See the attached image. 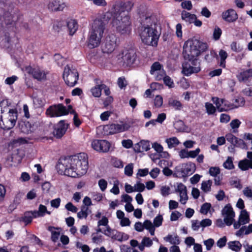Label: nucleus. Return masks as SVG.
Masks as SVG:
<instances>
[{"label":"nucleus","mask_w":252,"mask_h":252,"mask_svg":"<svg viewBox=\"0 0 252 252\" xmlns=\"http://www.w3.org/2000/svg\"><path fill=\"white\" fill-rule=\"evenodd\" d=\"M2 18L6 25L11 24L12 22L14 21L13 15L9 12H6L2 16Z\"/></svg>","instance_id":"37998d69"},{"label":"nucleus","mask_w":252,"mask_h":252,"mask_svg":"<svg viewBox=\"0 0 252 252\" xmlns=\"http://www.w3.org/2000/svg\"><path fill=\"white\" fill-rule=\"evenodd\" d=\"M168 104L176 110H180L183 108V105L181 102L173 97H170L168 99Z\"/></svg>","instance_id":"cd10ccee"},{"label":"nucleus","mask_w":252,"mask_h":252,"mask_svg":"<svg viewBox=\"0 0 252 252\" xmlns=\"http://www.w3.org/2000/svg\"><path fill=\"white\" fill-rule=\"evenodd\" d=\"M134 150L136 153H142L148 151L150 149L149 141L148 140H141L139 143L134 145Z\"/></svg>","instance_id":"4be33fe9"},{"label":"nucleus","mask_w":252,"mask_h":252,"mask_svg":"<svg viewBox=\"0 0 252 252\" xmlns=\"http://www.w3.org/2000/svg\"><path fill=\"white\" fill-rule=\"evenodd\" d=\"M134 192H143L145 189V186L144 184L137 182L134 185Z\"/></svg>","instance_id":"09e8293b"},{"label":"nucleus","mask_w":252,"mask_h":252,"mask_svg":"<svg viewBox=\"0 0 252 252\" xmlns=\"http://www.w3.org/2000/svg\"><path fill=\"white\" fill-rule=\"evenodd\" d=\"M250 221L249 214L246 210L241 211L239 216L238 220L234 221L233 223L234 229H237L240 227L241 225L248 223Z\"/></svg>","instance_id":"f3484780"},{"label":"nucleus","mask_w":252,"mask_h":252,"mask_svg":"<svg viewBox=\"0 0 252 252\" xmlns=\"http://www.w3.org/2000/svg\"><path fill=\"white\" fill-rule=\"evenodd\" d=\"M184 122L181 120L176 121L174 124V127L178 131L184 130Z\"/></svg>","instance_id":"052dcab7"},{"label":"nucleus","mask_w":252,"mask_h":252,"mask_svg":"<svg viewBox=\"0 0 252 252\" xmlns=\"http://www.w3.org/2000/svg\"><path fill=\"white\" fill-rule=\"evenodd\" d=\"M231 50L236 53H239L243 50V46L239 43L235 41L232 42L230 44Z\"/></svg>","instance_id":"79ce46f5"},{"label":"nucleus","mask_w":252,"mask_h":252,"mask_svg":"<svg viewBox=\"0 0 252 252\" xmlns=\"http://www.w3.org/2000/svg\"><path fill=\"white\" fill-rule=\"evenodd\" d=\"M182 19L189 24L192 23L196 20V15L191 14L186 11H183L181 13Z\"/></svg>","instance_id":"a878e982"},{"label":"nucleus","mask_w":252,"mask_h":252,"mask_svg":"<svg viewBox=\"0 0 252 252\" xmlns=\"http://www.w3.org/2000/svg\"><path fill=\"white\" fill-rule=\"evenodd\" d=\"M65 209L69 211H71L73 213L77 212L78 209L71 202L67 203L65 206Z\"/></svg>","instance_id":"bf43d9fd"},{"label":"nucleus","mask_w":252,"mask_h":252,"mask_svg":"<svg viewBox=\"0 0 252 252\" xmlns=\"http://www.w3.org/2000/svg\"><path fill=\"white\" fill-rule=\"evenodd\" d=\"M133 164H128L125 168V174L128 176H131L133 174Z\"/></svg>","instance_id":"864d4df0"},{"label":"nucleus","mask_w":252,"mask_h":252,"mask_svg":"<svg viewBox=\"0 0 252 252\" xmlns=\"http://www.w3.org/2000/svg\"><path fill=\"white\" fill-rule=\"evenodd\" d=\"M89 211L88 207L82 206L81 210L77 213V217L79 219H86L89 215Z\"/></svg>","instance_id":"e433bc0d"},{"label":"nucleus","mask_w":252,"mask_h":252,"mask_svg":"<svg viewBox=\"0 0 252 252\" xmlns=\"http://www.w3.org/2000/svg\"><path fill=\"white\" fill-rule=\"evenodd\" d=\"M212 181L210 180L204 181L202 182L201 189L204 192H208L211 190Z\"/></svg>","instance_id":"ea45409f"},{"label":"nucleus","mask_w":252,"mask_h":252,"mask_svg":"<svg viewBox=\"0 0 252 252\" xmlns=\"http://www.w3.org/2000/svg\"><path fill=\"white\" fill-rule=\"evenodd\" d=\"M169 148H172L179 144V141L176 137L167 138L165 140Z\"/></svg>","instance_id":"58836bf2"},{"label":"nucleus","mask_w":252,"mask_h":252,"mask_svg":"<svg viewBox=\"0 0 252 252\" xmlns=\"http://www.w3.org/2000/svg\"><path fill=\"white\" fill-rule=\"evenodd\" d=\"M227 246L229 249L236 252H240L242 248V244L238 241H230Z\"/></svg>","instance_id":"c756f323"},{"label":"nucleus","mask_w":252,"mask_h":252,"mask_svg":"<svg viewBox=\"0 0 252 252\" xmlns=\"http://www.w3.org/2000/svg\"><path fill=\"white\" fill-rule=\"evenodd\" d=\"M252 233V223L248 226H243L238 231L235 235L238 237H242L244 235H249Z\"/></svg>","instance_id":"393cba45"},{"label":"nucleus","mask_w":252,"mask_h":252,"mask_svg":"<svg viewBox=\"0 0 252 252\" xmlns=\"http://www.w3.org/2000/svg\"><path fill=\"white\" fill-rule=\"evenodd\" d=\"M107 23L104 18L97 19L94 21L87 39V45L90 48L93 49L100 45Z\"/></svg>","instance_id":"f03ea898"},{"label":"nucleus","mask_w":252,"mask_h":252,"mask_svg":"<svg viewBox=\"0 0 252 252\" xmlns=\"http://www.w3.org/2000/svg\"><path fill=\"white\" fill-rule=\"evenodd\" d=\"M65 5L63 2L58 0H53L48 4V8L52 11H62L65 7Z\"/></svg>","instance_id":"5701e85b"},{"label":"nucleus","mask_w":252,"mask_h":252,"mask_svg":"<svg viewBox=\"0 0 252 252\" xmlns=\"http://www.w3.org/2000/svg\"><path fill=\"white\" fill-rule=\"evenodd\" d=\"M163 104V98L161 95H157L154 99V105L156 107L160 108Z\"/></svg>","instance_id":"49530a36"},{"label":"nucleus","mask_w":252,"mask_h":252,"mask_svg":"<svg viewBox=\"0 0 252 252\" xmlns=\"http://www.w3.org/2000/svg\"><path fill=\"white\" fill-rule=\"evenodd\" d=\"M17 119V112L10 108L8 101L3 100L0 102V127L10 129L15 125Z\"/></svg>","instance_id":"20e7f679"},{"label":"nucleus","mask_w":252,"mask_h":252,"mask_svg":"<svg viewBox=\"0 0 252 252\" xmlns=\"http://www.w3.org/2000/svg\"><path fill=\"white\" fill-rule=\"evenodd\" d=\"M67 26L69 31L70 34H73L78 28L76 21L73 19L69 20L67 23Z\"/></svg>","instance_id":"2f4dec72"},{"label":"nucleus","mask_w":252,"mask_h":252,"mask_svg":"<svg viewBox=\"0 0 252 252\" xmlns=\"http://www.w3.org/2000/svg\"><path fill=\"white\" fill-rule=\"evenodd\" d=\"M241 122L238 119L233 120L230 123V126L232 129L238 128Z\"/></svg>","instance_id":"774afa93"},{"label":"nucleus","mask_w":252,"mask_h":252,"mask_svg":"<svg viewBox=\"0 0 252 252\" xmlns=\"http://www.w3.org/2000/svg\"><path fill=\"white\" fill-rule=\"evenodd\" d=\"M26 71L29 74H32L33 77L38 81L45 80L46 77V72L39 67L32 68L31 66L26 67Z\"/></svg>","instance_id":"2eb2a0df"},{"label":"nucleus","mask_w":252,"mask_h":252,"mask_svg":"<svg viewBox=\"0 0 252 252\" xmlns=\"http://www.w3.org/2000/svg\"><path fill=\"white\" fill-rule=\"evenodd\" d=\"M67 128L68 124L64 123L63 121H61L55 126L53 135L56 138H60L65 134Z\"/></svg>","instance_id":"a211bd4d"},{"label":"nucleus","mask_w":252,"mask_h":252,"mask_svg":"<svg viewBox=\"0 0 252 252\" xmlns=\"http://www.w3.org/2000/svg\"><path fill=\"white\" fill-rule=\"evenodd\" d=\"M78 77V73L73 65H67L64 67L63 78L67 86H74L77 82Z\"/></svg>","instance_id":"0eeeda50"},{"label":"nucleus","mask_w":252,"mask_h":252,"mask_svg":"<svg viewBox=\"0 0 252 252\" xmlns=\"http://www.w3.org/2000/svg\"><path fill=\"white\" fill-rule=\"evenodd\" d=\"M119 182L118 180L114 181L113 187L110 189V192L115 195H117L120 193V189L119 188Z\"/></svg>","instance_id":"de8ad7c7"},{"label":"nucleus","mask_w":252,"mask_h":252,"mask_svg":"<svg viewBox=\"0 0 252 252\" xmlns=\"http://www.w3.org/2000/svg\"><path fill=\"white\" fill-rule=\"evenodd\" d=\"M212 100L220 112L227 111L233 108L232 106L227 104V101L225 99H220L218 97H212Z\"/></svg>","instance_id":"6ab92c4d"},{"label":"nucleus","mask_w":252,"mask_h":252,"mask_svg":"<svg viewBox=\"0 0 252 252\" xmlns=\"http://www.w3.org/2000/svg\"><path fill=\"white\" fill-rule=\"evenodd\" d=\"M195 164L192 162H189L184 164L183 172L186 174H191L195 170Z\"/></svg>","instance_id":"7c9ffc66"},{"label":"nucleus","mask_w":252,"mask_h":252,"mask_svg":"<svg viewBox=\"0 0 252 252\" xmlns=\"http://www.w3.org/2000/svg\"><path fill=\"white\" fill-rule=\"evenodd\" d=\"M98 185L102 191H104L107 188V182L104 179H100L98 181Z\"/></svg>","instance_id":"13d9d810"},{"label":"nucleus","mask_w":252,"mask_h":252,"mask_svg":"<svg viewBox=\"0 0 252 252\" xmlns=\"http://www.w3.org/2000/svg\"><path fill=\"white\" fill-rule=\"evenodd\" d=\"M181 6L183 8L190 10L192 9V5L191 2L189 0L184 1L181 3Z\"/></svg>","instance_id":"338daca9"},{"label":"nucleus","mask_w":252,"mask_h":252,"mask_svg":"<svg viewBox=\"0 0 252 252\" xmlns=\"http://www.w3.org/2000/svg\"><path fill=\"white\" fill-rule=\"evenodd\" d=\"M72 109L71 105H68L66 108L62 104H59L50 106L46 110V114L50 117H60L66 115L69 112L71 113Z\"/></svg>","instance_id":"6e6552de"},{"label":"nucleus","mask_w":252,"mask_h":252,"mask_svg":"<svg viewBox=\"0 0 252 252\" xmlns=\"http://www.w3.org/2000/svg\"><path fill=\"white\" fill-rule=\"evenodd\" d=\"M160 173V170L157 167L153 168L150 172L149 174L150 176L153 178H156Z\"/></svg>","instance_id":"69168bd1"},{"label":"nucleus","mask_w":252,"mask_h":252,"mask_svg":"<svg viewBox=\"0 0 252 252\" xmlns=\"http://www.w3.org/2000/svg\"><path fill=\"white\" fill-rule=\"evenodd\" d=\"M227 238L225 236H223L218 240L217 242V246L220 248H222L226 244Z\"/></svg>","instance_id":"6e6d98bb"},{"label":"nucleus","mask_w":252,"mask_h":252,"mask_svg":"<svg viewBox=\"0 0 252 252\" xmlns=\"http://www.w3.org/2000/svg\"><path fill=\"white\" fill-rule=\"evenodd\" d=\"M130 126L127 123L121 122L120 124H111L103 126V130L105 135H112L127 130Z\"/></svg>","instance_id":"9d476101"},{"label":"nucleus","mask_w":252,"mask_h":252,"mask_svg":"<svg viewBox=\"0 0 252 252\" xmlns=\"http://www.w3.org/2000/svg\"><path fill=\"white\" fill-rule=\"evenodd\" d=\"M223 166L226 169H232L234 168L233 159L231 157H228L226 161L223 163Z\"/></svg>","instance_id":"a18cd8bd"},{"label":"nucleus","mask_w":252,"mask_h":252,"mask_svg":"<svg viewBox=\"0 0 252 252\" xmlns=\"http://www.w3.org/2000/svg\"><path fill=\"white\" fill-rule=\"evenodd\" d=\"M101 86L100 84L93 87L91 90V92L94 97H99L101 94Z\"/></svg>","instance_id":"a19ab883"},{"label":"nucleus","mask_w":252,"mask_h":252,"mask_svg":"<svg viewBox=\"0 0 252 252\" xmlns=\"http://www.w3.org/2000/svg\"><path fill=\"white\" fill-rule=\"evenodd\" d=\"M161 69V65L158 62L154 63L151 67L150 73L154 74L157 72L158 74L156 76V80H160L165 75V72Z\"/></svg>","instance_id":"aec40b11"},{"label":"nucleus","mask_w":252,"mask_h":252,"mask_svg":"<svg viewBox=\"0 0 252 252\" xmlns=\"http://www.w3.org/2000/svg\"><path fill=\"white\" fill-rule=\"evenodd\" d=\"M117 59L126 65H130L136 60V51L133 49H124L117 55Z\"/></svg>","instance_id":"1a4fd4ad"},{"label":"nucleus","mask_w":252,"mask_h":252,"mask_svg":"<svg viewBox=\"0 0 252 252\" xmlns=\"http://www.w3.org/2000/svg\"><path fill=\"white\" fill-rule=\"evenodd\" d=\"M175 190L179 195L180 203L185 204L188 200L186 187L182 183H177L175 185Z\"/></svg>","instance_id":"dca6fc26"},{"label":"nucleus","mask_w":252,"mask_h":252,"mask_svg":"<svg viewBox=\"0 0 252 252\" xmlns=\"http://www.w3.org/2000/svg\"><path fill=\"white\" fill-rule=\"evenodd\" d=\"M162 79L163 80L164 84L169 87L173 88L174 87L173 81L169 76H166L165 74Z\"/></svg>","instance_id":"3c124183"},{"label":"nucleus","mask_w":252,"mask_h":252,"mask_svg":"<svg viewBox=\"0 0 252 252\" xmlns=\"http://www.w3.org/2000/svg\"><path fill=\"white\" fill-rule=\"evenodd\" d=\"M239 167L242 170L245 171L249 168L252 169V160L245 159L239 162Z\"/></svg>","instance_id":"c85d7f7f"},{"label":"nucleus","mask_w":252,"mask_h":252,"mask_svg":"<svg viewBox=\"0 0 252 252\" xmlns=\"http://www.w3.org/2000/svg\"><path fill=\"white\" fill-rule=\"evenodd\" d=\"M88 167V155L84 153H80L59 162L56 169L61 175L80 178L86 174Z\"/></svg>","instance_id":"f257e3e1"},{"label":"nucleus","mask_w":252,"mask_h":252,"mask_svg":"<svg viewBox=\"0 0 252 252\" xmlns=\"http://www.w3.org/2000/svg\"><path fill=\"white\" fill-rule=\"evenodd\" d=\"M190 64L188 63L183 64L182 72L186 76H189L192 73H198L200 70V63L197 59L189 60Z\"/></svg>","instance_id":"f8f14e48"},{"label":"nucleus","mask_w":252,"mask_h":252,"mask_svg":"<svg viewBox=\"0 0 252 252\" xmlns=\"http://www.w3.org/2000/svg\"><path fill=\"white\" fill-rule=\"evenodd\" d=\"M207 48V45L196 39L187 40L184 45L183 55L188 60L197 59V57Z\"/></svg>","instance_id":"39448f33"},{"label":"nucleus","mask_w":252,"mask_h":252,"mask_svg":"<svg viewBox=\"0 0 252 252\" xmlns=\"http://www.w3.org/2000/svg\"><path fill=\"white\" fill-rule=\"evenodd\" d=\"M209 172L211 176L217 177L220 173V169L218 167H211L210 168Z\"/></svg>","instance_id":"5fc2aeb1"},{"label":"nucleus","mask_w":252,"mask_h":252,"mask_svg":"<svg viewBox=\"0 0 252 252\" xmlns=\"http://www.w3.org/2000/svg\"><path fill=\"white\" fill-rule=\"evenodd\" d=\"M245 99L243 97H238L237 98L235 99V104H234V107L238 108L239 107L244 106L245 104Z\"/></svg>","instance_id":"4d7b16f0"},{"label":"nucleus","mask_w":252,"mask_h":252,"mask_svg":"<svg viewBox=\"0 0 252 252\" xmlns=\"http://www.w3.org/2000/svg\"><path fill=\"white\" fill-rule=\"evenodd\" d=\"M163 221L162 216L160 215L157 216L154 220L153 224L155 227H159L161 225Z\"/></svg>","instance_id":"603ef678"},{"label":"nucleus","mask_w":252,"mask_h":252,"mask_svg":"<svg viewBox=\"0 0 252 252\" xmlns=\"http://www.w3.org/2000/svg\"><path fill=\"white\" fill-rule=\"evenodd\" d=\"M222 18L226 22H233L238 19V15L234 10L229 9L222 13Z\"/></svg>","instance_id":"412c9836"},{"label":"nucleus","mask_w":252,"mask_h":252,"mask_svg":"<svg viewBox=\"0 0 252 252\" xmlns=\"http://www.w3.org/2000/svg\"><path fill=\"white\" fill-rule=\"evenodd\" d=\"M223 220L227 226L232 225L235 220V213L230 204H226L221 211Z\"/></svg>","instance_id":"ddd939ff"},{"label":"nucleus","mask_w":252,"mask_h":252,"mask_svg":"<svg viewBox=\"0 0 252 252\" xmlns=\"http://www.w3.org/2000/svg\"><path fill=\"white\" fill-rule=\"evenodd\" d=\"M237 77L239 81L245 82L252 77V68L244 70L239 73Z\"/></svg>","instance_id":"b1692460"},{"label":"nucleus","mask_w":252,"mask_h":252,"mask_svg":"<svg viewBox=\"0 0 252 252\" xmlns=\"http://www.w3.org/2000/svg\"><path fill=\"white\" fill-rule=\"evenodd\" d=\"M164 240L166 242H168L171 244L174 245H179L180 243L179 238L177 235L169 234L167 236L164 237Z\"/></svg>","instance_id":"473e14b6"},{"label":"nucleus","mask_w":252,"mask_h":252,"mask_svg":"<svg viewBox=\"0 0 252 252\" xmlns=\"http://www.w3.org/2000/svg\"><path fill=\"white\" fill-rule=\"evenodd\" d=\"M153 240L147 237H144L141 242L138 246V249L140 251H143L145 247H150L153 245Z\"/></svg>","instance_id":"bb28decb"},{"label":"nucleus","mask_w":252,"mask_h":252,"mask_svg":"<svg viewBox=\"0 0 252 252\" xmlns=\"http://www.w3.org/2000/svg\"><path fill=\"white\" fill-rule=\"evenodd\" d=\"M117 37L114 34L106 36L101 46L102 52L107 54L113 53L117 45Z\"/></svg>","instance_id":"9b49d317"},{"label":"nucleus","mask_w":252,"mask_h":252,"mask_svg":"<svg viewBox=\"0 0 252 252\" xmlns=\"http://www.w3.org/2000/svg\"><path fill=\"white\" fill-rule=\"evenodd\" d=\"M112 25L117 32L122 34H128L131 30L130 17L125 11H121L114 15Z\"/></svg>","instance_id":"423d86ee"},{"label":"nucleus","mask_w":252,"mask_h":252,"mask_svg":"<svg viewBox=\"0 0 252 252\" xmlns=\"http://www.w3.org/2000/svg\"><path fill=\"white\" fill-rule=\"evenodd\" d=\"M201 222L197 220L191 221V228L194 231H198L200 227H201Z\"/></svg>","instance_id":"0e129e2a"},{"label":"nucleus","mask_w":252,"mask_h":252,"mask_svg":"<svg viewBox=\"0 0 252 252\" xmlns=\"http://www.w3.org/2000/svg\"><path fill=\"white\" fill-rule=\"evenodd\" d=\"M219 55L220 58V66L224 68L225 67V60L228 57V54L226 51L221 49L219 51Z\"/></svg>","instance_id":"4c0bfd02"},{"label":"nucleus","mask_w":252,"mask_h":252,"mask_svg":"<svg viewBox=\"0 0 252 252\" xmlns=\"http://www.w3.org/2000/svg\"><path fill=\"white\" fill-rule=\"evenodd\" d=\"M144 23L140 33L142 42L148 45L156 46L159 37L156 24L152 22L150 17L145 18Z\"/></svg>","instance_id":"7ed1b4c3"},{"label":"nucleus","mask_w":252,"mask_h":252,"mask_svg":"<svg viewBox=\"0 0 252 252\" xmlns=\"http://www.w3.org/2000/svg\"><path fill=\"white\" fill-rule=\"evenodd\" d=\"M222 32L220 28L216 27L213 32V37L215 40H218Z\"/></svg>","instance_id":"e2e57ef3"},{"label":"nucleus","mask_w":252,"mask_h":252,"mask_svg":"<svg viewBox=\"0 0 252 252\" xmlns=\"http://www.w3.org/2000/svg\"><path fill=\"white\" fill-rule=\"evenodd\" d=\"M32 220V216L31 215L30 212H26L23 217H19L17 219V220L20 222H24L26 225L30 223Z\"/></svg>","instance_id":"c9c22d12"},{"label":"nucleus","mask_w":252,"mask_h":252,"mask_svg":"<svg viewBox=\"0 0 252 252\" xmlns=\"http://www.w3.org/2000/svg\"><path fill=\"white\" fill-rule=\"evenodd\" d=\"M214 240L213 239L210 238L204 241V244L206 247V250L209 251L212 248L214 244Z\"/></svg>","instance_id":"680f3d73"},{"label":"nucleus","mask_w":252,"mask_h":252,"mask_svg":"<svg viewBox=\"0 0 252 252\" xmlns=\"http://www.w3.org/2000/svg\"><path fill=\"white\" fill-rule=\"evenodd\" d=\"M33 103L35 108H40L45 105V100L41 97L36 96L33 97Z\"/></svg>","instance_id":"f704fd0d"},{"label":"nucleus","mask_w":252,"mask_h":252,"mask_svg":"<svg viewBox=\"0 0 252 252\" xmlns=\"http://www.w3.org/2000/svg\"><path fill=\"white\" fill-rule=\"evenodd\" d=\"M92 147L95 151L100 152L106 153L109 151L110 143L105 140H94L92 142Z\"/></svg>","instance_id":"4468645a"},{"label":"nucleus","mask_w":252,"mask_h":252,"mask_svg":"<svg viewBox=\"0 0 252 252\" xmlns=\"http://www.w3.org/2000/svg\"><path fill=\"white\" fill-rule=\"evenodd\" d=\"M206 112L208 115H213L216 111V107L211 103L206 102L205 104Z\"/></svg>","instance_id":"c03bdc74"},{"label":"nucleus","mask_w":252,"mask_h":252,"mask_svg":"<svg viewBox=\"0 0 252 252\" xmlns=\"http://www.w3.org/2000/svg\"><path fill=\"white\" fill-rule=\"evenodd\" d=\"M211 205L209 203H205L203 204L200 208V212L201 214L206 215L210 210Z\"/></svg>","instance_id":"8fccbe9b"},{"label":"nucleus","mask_w":252,"mask_h":252,"mask_svg":"<svg viewBox=\"0 0 252 252\" xmlns=\"http://www.w3.org/2000/svg\"><path fill=\"white\" fill-rule=\"evenodd\" d=\"M48 230L51 232L52 240L54 242H57L60 236L59 229L50 226L49 227Z\"/></svg>","instance_id":"72a5a7b5"}]
</instances>
